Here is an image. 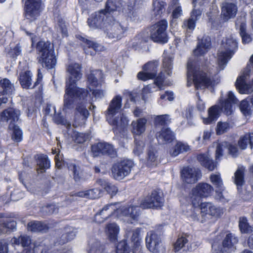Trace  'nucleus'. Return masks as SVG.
I'll use <instances>...</instances> for the list:
<instances>
[{"label": "nucleus", "mask_w": 253, "mask_h": 253, "mask_svg": "<svg viewBox=\"0 0 253 253\" xmlns=\"http://www.w3.org/2000/svg\"><path fill=\"white\" fill-rule=\"evenodd\" d=\"M237 48V42L233 38L223 41L217 53V67L210 69L208 74L201 70L196 60L189 59L187 65V85L193 84L198 89L217 84L219 81L217 74L225 68Z\"/></svg>", "instance_id": "f257e3e1"}, {"label": "nucleus", "mask_w": 253, "mask_h": 253, "mask_svg": "<svg viewBox=\"0 0 253 253\" xmlns=\"http://www.w3.org/2000/svg\"><path fill=\"white\" fill-rule=\"evenodd\" d=\"M81 69V65L75 62H70L66 67L68 78L66 81L63 110L72 109L74 103H78L73 124L75 127L84 125L89 116L85 106L87 100L90 101L88 99V93L84 89L76 85L77 82L82 77Z\"/></svg>", "instance_id": "f03ea898"}, {"label": "nucleus", "mask_w": 253, "mask_h": 253, "mask_svg": "<svg viewBox=\"0 0 253 253\" xmlns=\"http://www.w3.org/2000/svg\"><path fill=\"white\" fill-rule=\"evenodd\" d=\"M213 191V187L206 183H200L192 189L188 197L180 200L183 213L193 221H199L200 199L208 197Z\"/></svg>", "instance_id": "7ed1b4c3"}, {"label": "nucleus", "mask_w": 253, "mask_h": 253, "mask_svg": "<svg viewBox=\"0 0 253 253\" xmlns=\"http://www.w3.org/2000/svg\"><path fill=\"white\" fill-rule=\"evenodd\" d=\"M139 209L137 206L131 205L122 206L119 203L106 205L97 213L94 217L95 222L101 223L111 217L125 220L127 218L128 223L133 224L138 220Z\"/></svg>", "instance_id": "20e7f679"}, {"label": "nucleus", "mask_w": 253, "mask_h": 253, "mask_svg": "<svg viewBox=\"0 0 253 253\" xmlns=\"http://www.w3.org/2000/svg\"><path fill=\"white\" fill-rule=\"evenodd\" d=\"M101 12L98 11L93 13L88 19V25L92 29H103L110 39H121L126 31L127 27L116 21L113 17L105 18Z\"/></svg>", "instance_id": "39448f33"}, {"label": "nucleus", "mask_w": 253, "mask_h": 253, "mask_svg": "<svg viewBox=\"0 0 253 253\" xmlns=\"http://www.w3.org/2000/svg\"><path fill=\"white\" fill-rule=\"evenodd\" d=\"M238 103V100L232 91L228 92L227 98L224 101H220V106L214 105L209 108L208 117L202 118L204 124L209 125L214 122L218 118L220 110H222L227 115H231L233 112V105Z\"/></svg>", "instance_id": "423d86ee"}, {"label": "nucleus", "mask_w": 253, "mask_h": 253, "mask_svg": "<svg viewBox=\"0 0 253 253\" xmlns=\"http://www.w3.org/2000/svg\"><path fill=\"white\" fill-rule=\"evenodd\" d=\"M122 107V97L116 95L111 100L107 110L106 119L108 122L116 128L121 129L127 126L129 120L123 114L118 117L115 116L119 112Z\"/></svg>", "instance_id": "0eeeda50"}, {"label": "nucleus", "mask_w": 253, "mask_h": 253, "mask_svg": "<svg viewBox=\"0 0 253 253\" xmlns=\"http://www.w3.org/2000/svg\"><path fill=\"white\" fill-rule=\"evenodd\" d=\"M39 54V61L47 69L54 68L56 59L54 53L53 44L49 42L40 41L37 44Z\"/></svg>", "instance_id": "6e6552de"}, {"label": "nucleus", "mask_w": 253, "mask_h": 253, "mask_svg": "<svg viewBox=\"0 0 253 253\" xmlns=\"http://www.w3.org/2000/svg\"><path fill=\"white\" fill-rule=\"evenodd\" d=\"M131 234V244L132 251H131L127 246L125 240L120 242L116 247V253H143L141 249V238L140 237V229L137 228L129 233Z\"/></svg>", "instance_id": "1a4fd4ad"}, {"label": "nucleus", "mask_w": 253, "mask_h": 253, "mask_svg": "<svg viewBox=\"0 0 253 253\" xmlns=\"http://www.w3.org/2000/svg\"><path fill=\"white\" fill-rule=\"evenodd\" d=\"M168 23L166 20H161L153 25L150 29V38L155 42L165 43L168 42L167 33Z\"/></svg>", "instance_id": "9d476101"}, {"label": "nucleus", "mask_w": 253, "mask_h": 253, "mask_svg": "<svg viewBox=\"0 0 253 253\" xmlns=\"http://www.w3.org/2000/svg\"><path fill=\"white\" fill-rule=\"evenodd\" d=\"M133 162L129 159H124L115 164L112 168L113 177L117 180H122L130 173L134 167Z\"/></svg>", "instance_id": "9b49d317"}, {"label": "nucleus", "mask_w": 253, "mask_h": 253, "mask_svg": "<svg viewBox=\"0 0 253 253\" xmlns=\"http://www.w3.org/2000/svg\"><path fill=\"white\" fill-rule=\"evenodd\" d=\"M103 79V73L100 70H95L91 72L88 77V88L92 91L93 95L96 98H101L104 95L103 90L95 88L101 85Z\"/></svg>", "instance_id": "f8f14e48"}, {"label": "nucleus", "mask_w": 253, "mask_h": 253, "mask_svg": "<svg viewBox=\"0 0 253 253\" xmlns=\"http://www.w3.org/2000/svg\"><path fill=\"white\" fill-rule=\"evenodd\" d=\"M164 198L162 193L154 190L140 201L139 206L142 209H158L164 204Z\"/></svg>", "instance_id": "ddd939ff"}, {"label": "nucleus", "mask_w": 253, "mask_h": 253, "mask_svg": "<svg viewBox=\"0 0 253 253\" xmlns=\"http://www.w3.org/2000/svg\"><path fill=\"white\" fill-rule=\"evenodd\" d=\"M147 248L152 253H164L165 248L163 245L160 234L154 231L148 232L145 238Z\"/></svg>", "instance_id": "4468645a"}, {"label": "nucleus", "mask_w": 253, "mask_h": 253, "mask_svg": "<svg viewBox=\"0 0 253 253\" xmlns=\"http://www.w3.org/2000/svg\"><path fill=\"white\" fill-rule=\"evenodd\" d=\"M159 65L157 61H153L145 64L143 67V71L137 74L139 80L145 81L155 77L157 72V69Z\"/></svg>", "instance_id": "2eb2a0df"}, {"label": "nucleus", "mask_w": 253, "mask_h": 253, "mask_svg": "<svg viewBox=\"0 0 253 253\" xmlns=\"http://www.w3.org/2000/svg\"><path fill=\"white\" fill-rule=\"evenodd\" d=\"M41 0H25V16L34 20L39 15Z\"/></svg>", "instance_id": "dca6fc26"}, {"label": "nucleus", "mask_w": 253, "mask_h": 253, "mask_svg": "<svg viewBox=\"0 0 253 253\" xmlns=\"http://www.w3.org/2000/svg\"><path fill=\"white\" fill-rule=\"evenodd\" d=\"M181 177L184 182L192 184L197 181L201 177L200 170L196 168H184L181 171Z\"/></svg>", "instance_id": "f3484780"}, {"label": "nucleus", "mask_w": 253, "mask_h": 253, "mask_svg": "<svg viewBox=\"0 0 253 253\" xmlns=\"http://www.w3.org/2000/svg\"><path fill=\"white\" fill-rule=\"evenodd\" d=\"M52 153L53 154H56L55 157L56 167L58 169H61L62 168V165L63 166H66L70 170L73 172L75 180L76 181H79L81 179L79 173V168L74 163L71 162H62L60 161L59 156V152L56 150L52 149Z\"/></svg>", "instance_id": "a211bd4d"}, {"label": "nucleus", "mask_w": 253, "mask_h": 253, "mask_svg": "<svg viewBox=\"0 0 253 253\" xmlns=\"http://www.w3.org/2000/svg\"><path fill=\"white\" fill-rule=\"evenodd\" d=\"M77 38L82 42L84 50L87 54L94 55L95 52L102 51L104 49L103 46L93 41L85 39L81 36H78Z\"/></svg>", "instance_id": "6ab92c4d"}, {"label": "nucleus", "mask_w": 253, "mask_h": 253, "mask_svg": "<svg viewBox=\"0 0 253 253\" xmlns=\"http://www.w3.org/2000/svg\"><path fill=\"white\" fill-rule=\"evenodd\" d=\"M165 79V77L163 75V73L157 77L154 81V83L153 84H149L145 86L142 89V99L146 102L148 98L151 96V93L157 90L153 89L155 87V85L157 86L159 89H164V82Z\"/></svg>", "instance_id": "aec40b11"}, {"label": "nucleus", "mask_w": 253, "mask_h": 253, "mask_svg": "<svg viewBox=\"0 0 253 253\" xmlns=\"http://www.w3.org/2000/svg\"><path fill=\"white\" fill-rule=\"evenodd\" d=\"M216 147L215 158L216 160H220L222 156V152L225 148L228 149L229 153L233 157H236L238 155L239 151L235 144L223 141L216 143Z\"/></svg>", "instance_id": "412c9836"}, {"label": "nucleus", "mask_w": 253, "mask_h": 253, "mask_svg": "<svg viewBox=\"0 0 253 253\" xmlns=\"http://www.w3.org/2000/svg\"><path fill=\"white\" fill-rule=\"evenodd\" d=\"M201 210V213L203 214H209L215 217L220 216L223 212L222 209L217 207L210 202L201 203L199 207V210Z\"/></svg>", "instance_id": "4be33fe9"}, {"label": "nucleus", "mask_w": 253, "mask_h": 253, "mask_svg": "<svg viewBox=\"0 0 253 253\" xmlns=\"http://www.w3.org/2000/svg\"><path fill=\"white\" fill-rule=\"evenodd\" d=\"M122 0H107L105 8L99 11H102L101 13L105 15V18L112 17L110 14L115 11L120 12L122 10L124 12Z\"/></svg>", "instance_id": "5701e85b"}, {"label": "nucleus", "mask_w": 253, "mask_h": 253, "mask_svg": "<svg viewBox=\"0 0 253 253\" xmlns=\"http://www.w3.org/2000/svg\"><path fill=\"white\" fill-rule=\"evenodd\" d=\"M248 75L249 72L248 71H244L236 80L235 84L236 88L241 94H248L253 91L252 86L246 83Z\"/></svg>", "instance_id": "b1692460"}, {"label": "nucleus", "mask_w": 253, "mask_h": 253, "mask_svg": "<svg viewBox=\"0 0 253 253\" xmlns=\"http://www.w3.org/2000/svg\"><path fill=\"white\" fill-rule=\"evenodd\" d=\"M237 10V6L235 3L225 1L222 4L221 15L224 20L227 21L236 16Z\"/></svg>", "instance_id": "393cba45"}, {"label": "nucleus", "mask_w": 253, "mask_h": 253, "mask_svg": "<svg viewBox=\"0 0 253 253\" xmlns=\"http://www.w3.org/2000/svg\"><path fill=\"white\" fill-rule=\"evenodd\" d=\"M20 115V111L13 108H9L3 110L0 114V119L1 121H4L7 122L15 124L19 120Z\"/></svg>", "instance_id": "a878e982"}, {"label": "nucleus", "mask_w": 253, "mask_h": 253, "mask_svg": "<svg viewBox=\"0 0 253 253\" xmlns=\"http://www.w3.org/2000/svg\"><path fill=\"white\" fill-rule=\"evenodd\" d=\"M238 242V239L232 234L228 233L222 242V246L215 253H229V250Z\"/></svg>", "instance_id": "bb28decb"}, {"label": "nucleus", "mask_w": 253, "mask_h": 253, "mask_svg": "<svg viewBox=\"0 0 253 253\" xmlns=\"http://www.w3.org/2000/svg\"><path fill=\"white\" fill-rule=\"evenodd\" d=\"M210 180L211 183L217 188H218V190L216 191V198L220 201H223L224 198L222 195V192L224 190V188L223 186L222 180L220 173H216L215 174H211Z\"/></svg>", "instance_id": "cd10ccee"}, {"label": "nucleus", "mask_w": 253, "mask_h": 253, "mask_svg": "<svg viewBox=\"0 0 253 253\" xmlns=\"http://www.w3.org/2000/svg\"><path fill=\"white\" fill-rule=\"evenodd\" d=\"M147 120L145 118H139L131 122V132L134 135L139 136L143 133L146 130V125Z\"/></svg>", "instance_id": "c85d7f7f"}, {"label": "nucleus", "mask_w": 253, "mask_h": 253, "mask_svg": "<svg viewBox=\"0 0 253 253\" xmlns=\"http://www.w3.org/2000/svg\"><path fill=\"white\" fill-rule=\"evenodd\" d=\"M211 45V39L208 37H204L198 42L197 48L194 50V55L197 56L204 55L208 52Z\"/></svg>", "instance_id": "c756f323"}, {"label": "nucleus", "mask_w": 253, "mask_h": 253, "mask_svg": "<svg viewBox=\"0 0 253 253\" xmlns=\"http://www.w3.org/2000/svg\"><path fill=\"white\" fill-rule=\"evenodd\" d=\"M173 58V55L172 53L166 50L164 51L163 56L162 68L163 71L168 76H170L172 73Z\"/></svg>", "instance_id": "7c9ffc66"}, {"label": "nucleus", "mask_w": 253, "mask_h": 253, "mask_svg": "<svg viewBox=\"0 0 253 253\" xmlns=\"http://www.w3.org/2000/svg\"><path fill=\"white\" fill-rule=\"evenodd\" d=\"M158 140L162 143L170 142L174 139V134L168 127H163L160 131L156 133Z\"/></svg>", "instance_id": "2f4dec72"}, {"label": "nucleus", "mask_w": 253, "mask_h": 253, "mask_svg": "<svg viewBox=\"0 0 253 253\" xmlns=\"http://www.w3.org/2000/svg\"><path fill=\"white\" fill-rule=\"evenodd\" d=\"M105 232L110 241L115 242L120 232V227L115 223H110L106 226Z\"/></svg>", "instance_id": "473e14b6"}, {"label": "nucleus", "mask_w": 253, "mask_h": 253, "mask_svg": "<svg viewBox=\"0 0 253 253\" xmlns=\"http://www.w3.org/2000/svg\"><path fill=\"white\" fill-rule=\"evenodd\" d=\"M16 223L13 220L3 218L2 214H0V234L5 233L10 230L16 228Z\"/></svg>", "instance_id": "72a5a7b5"}, {"label": "nucleus", "mask_w": 253, "mask_h": 253, "mask_svg": "<svg viewBox=\"0 0 253 253\" xmlns=\"http://www.w3.org/2000/svg\"><path fill=\"white\" fill-rule=\"evenodd\" d=\"M202 11L200 9H194L192 11L191 17L184 23V26L189 30H193L195 27L196 21L200 17Z\"/></svg>", "instance_id": "f704fd0d"}, {"label": "nucleus", "mask_w": 253, "mask_h": 253, "mask_svg": "<svg viewBox=\"0 0 253 253\" xmlns=\"http://www.w3.org/2000/svg\"><path fill=\"white\" fill-rule=\"evenodd\" d=\"M197 159L203 166L210 170H213L216 167L215 164L211 159L208 153L198 155Z\"/></svg>", "instance_id": "c9c22d12"}, {"label": "nucleus", "mask_w": 253, "mask_h": 253, "mask_svg": "<svg viewBox=\"0 0 253 253\" xmlns=\"http://www.w3.org/2000/svg\"><path fill=\"white\" fill-rule=\"evenodd\" d=\"M37 163L38 166L37 172L39 173L44 172L45 170L50 166V161L46 155H40L38 156Z\"/></svg>", "instance_id": "e433bc0d"}, {"label": "nucleus", "mask_w": 253, "mask_h": 253, "mask_svg": "<svg viewBox=\"0 0 253 253\" xmlns=\"http://www.w3.org/2000/svg\"><path fill=\"white\" fill-rule=\"evenodd\" d=\"M8 128L11 139L15 142H19L22 140L23 133L19 127L14 123L9 125Z\"/></svg>", "instance_id": "4c0bfd02"}, {"label": "nucleus", "mask_w": 253, "mask_h": 253, "mask_svg": "<svg viewBox=\"0 0 253 253\" xmlns=\"http://www.w3.org/2000/svg\"><path fill=\"white\" fill-rule=\"evenodd\" d=\"M13 90V86L7 79L4 78L0 81V96H7L12 93Z\"/></svg>", "instance_id": "58836bf2"}, {"label": "nucleus", "mask_w": 253, "mask_h": 253, "mask_svg": "<svg viewBox=\"0 0 253 253\" xmlns=\"http://www.w3.org/2000/svg\"><path fill=\"white\" fill-rule=\"evenodd\" d=\"M190 150V146L186 143L177 142L169 151V154L173 157L177 156L180 153L187 152Z\"/></svg>", "instance_id": "ea45409f"}, {"label": "nucleus", "mask_w": 253, "mask_h": 253, "mask_svg": "<svg viewBox=\"0 0 253 253\" xmlns=\"http://www.w3.org/2000/svg\"><path fill=\"white\" fill-rule=\"evenodd\" d=\"M172 9V21L179 18L182 15V10L179 2V0H172L169 7V9Z\"/></svg>", "instance_id": "a19ab883"}, {"label": "nucleus", "mask_w": 253, "mask_h": 253, "mask_svg": "<svg viewBox=\"0 0 253 253\" xmlns=\"http://www.w3.org/2000/svg\"><path fill=\"white\" fill-rule=\"evenodd\" d=\"M249 144L251 148L253 147V133H249L241 137L239 141L238 145L240 148L244 150L246 149L248 145Z\"/></svg>", "instance_id": "79ce46f5"}, {"label": "nucleus", "mask_w": 253, "mask_h": 253, "mask_svg": "<svg viewBox=\"0 0 253 253\" xmlns=\"http://www.w3.org/2000/svg\"><path fill=\"white\" fill-rule=\"evenodd\" d=\"M7 55L12 58H16L22 52L21 47L19 43L10 44L9 46L5 49Z\"/></svg>", "instance_id": "37998d69"}, {"label": "nucleus", "mask_w": 253, "mask_h": 253, "mask_svg": "<svg viewBox=\"0 0 253 253\" xmlns=\"http://www.w3.org/2000/svg\"><path fill=\"white\" fill-rule=\"evenodd\" d=\"M54 17L57 22L56 26L57 32H60L62 37H66L67 36V30L63 17L56 13H54Z\"/></svg>", "instance_id": "c03bdc74"}, {"label": "nucleus", "mask_w": 253, "mask_h": 253, "mask_svg": "<svg viewBox=\"0 0 253 253\" xmlns=\"http://www.w3.org/2000/svg\"><path fill=\"white\" fill-rule=\"evenodd\" d=\"M48 227L45 224L40 221H31L29 222L27 226V229L29 231L32 232H45Z\"/></svg>", "instance_id": "a18cd8bd"}, {"label": "nucleus", "mask_w": 253, "mask_h": 253, "mask_svg": "<svg viewBox=\"0 0 253 253\" xmlns=\"http://www.w3.org/2000/svg\"><path fill=\"white\" fill-rule=\"evenodd\" d=\"M101 191L98 189H92L88 190L80 191L77 193V196L86 198L96 199L99 197Z\"/></svg>", "instance_id": "49530a36"}, {"label": "nucleus", "mask_w": 253, "mask_h": 253, "mask_svg": "<svg viewBox=\"0 0 253 253\" xmlns=\"http://www.w3.org/2000/svg\"><path fill=\"white\" fill-rule=\"evenodd\" d=\"M19 81L22 86L28 88L31 85L32 74L30 71H26L20 75Z\"/></svg>", "instance_id": "de8ad7c7"}, {"label": "nucleus", "mask_w": 253, "mask_h": 253, "mask_svg": "<svg viewBox=\"0 0 253 253\" xmlns=\"http://www.w3.org/2000/svg\"><path fill=\"white\" fill-rule=\"evenodd\" d=\"M245 168L243 167H239L234 174V182L239 189L244 183Z\"/></svg>", "instance_id": "09e8293b"}, {"label": "nucleus", "mask_w": 253, "mask_h": 253, "mask_svg": "<svg viewBox=\"0 0 253 253\" xmlns=\"http://www.w3.org/2000/svg\"><path fill=\"white\" fill-rule=\"evenodd\" d=\"M239 227L242 233H250L253 232V227L250 225L245 217H241L239 219Z\"/></svg>", "instance_id": "8fccbe9b"}, {"label": "nucleus", "mask_w": 253, "mask_h": 253, "mask_svg": "<svg viewBox=\"0 0 253 253\" xmlns=\"http://www.w3.org/2000/svg\"><path fill=\"white\" fill-rule=\"evenodd\" d=\"M166 3L161 0H154L153 10L156 15H160L165 10Z\"/></svg>", "instance_id": "3c124183"}, {"label": "nucleus", "mask_w": 253, "mask_h": 253, "mask_svg": "<svg viewBox=\"0 0 253 253\" xmlns=\"http://www.w3.org/2000/svg\"><path fill=\"white\" fill-rule=\"evenodd\" d=\"M67 233L62 235L61 238L58 243H56L55 244H64L66 242H68L74 239L75 237V233L73 231L72 228L69 227L67 229Z\"/></svg>", "instance_id": "603ef678"}, {"label": "nucleus", "mask_w": 253, "mask_h": 253, "mask_svg": "<svg viewBox=\"0 0 253 253\" xmlns=\"http://www.w3.org/2000/svg\"><path fill=\"white\" fill-rule=\"evenodd\" d=\"M240 33L242 39L243 43H249L252 41V38L251 35L246 32V24L244 22H242L240 26Z\"/></svg>", "instance_id": "864d4df0"}, {"label": "nucleus", "mask_w": 253, "mask_h": 253, "mask_svg": "<svg viewBox=\"0 0 253 253\" xmlns=\"http://www.w3.org/2000/svg\"><path fill=\"white\" fill-rule=\"evenodd\" d=\"M98 183L102 186L106 191L111 195H114L118 191L117 187L111 183H107L105 181L100 180Z\"/></svg>", "instance_id": "5fc2aeb1"}, {"label": "nucleus", "mask_w": 253, "mask_h": 253, "mask_svg": "<svg viewBox=\"0 0 253 253\" xmlns=\"http://www.w3.org/2000/svg\"><path fill=\"white\" fill-rule=\"evenodd\" d=\"M73 140L76 143H83L85 142L89 137L87 134L80 133L74 131L71 135Z\"/></svg>", "instance_id": "6e6d98bb"}, {"label": "nucleus", "mask_w": 253, "mask_h": 253, "mask_svg": "<svg viewBox=\"0 0 253 253\" xmlns=\"http://www.w3.org/2000/svg\"><path fill=\"white\" fill-rule=\"evenodd\" d=\"M170 120L169 115H158L154 118V124L155 126H163L169 123Z\"/></svg>", "instance_id": "4d7b16f0"}, {"label": "nucleus", "mask_w": 253, "mask_h": 253, "mask_svg": "<svg viewBox=\"0 0 253 253\" xmlns=\"http://www.w3.org/2000/svg\"><path fill=\"white\" fill-rule=\"evenodd\" d=\"M157 152L150 150L148 154L147 165L148 166H156L158 164Z\"/></svg>", "instance_id": "13d9d810"}, {"label": "nucleus", "mask_w": 253, "mask_h": 253, "mask_svg": "<svg viewBox=\"0 0 253 253\" xmlns=\"http://www.w3.org/2000/svg\"><path fill=\"white\" fill-rule=\"evenodd\" d=\"M100 144L103 145L101 148L102 154H106L112 157L116 155V151L112 145L106 142H100Z\"/></svg>", "instance_id": "bf43d9fd"}, {"label": "nucleus", "mask_w": 253, "mask_h": 253, "mask_svg": "<svg viewBox=\"0 0 253 253\" xmlns=\"http://www.w3.org/2000/svg\"><path fill=\"white\" fill-rule=\"evenodd\" d=\"M229 128L230 125L228 123L219 122L216 126V133L218 135L222 134L226 132Z\"/></svg>", "instance_id": "052dcab7"}, {"label": "nucleus", "mask_w": 253, "mask_h": 253, "mask_svg": "<svg viewBox=\"0 0 253 253\" xmlns=\"http://www.w3.org/2000/svg\"><path fill=\"white\" fill-rule=\"evenodd\" d=\"M240 109L244 116H248L251 115V110L250 105L247 100H244L241 102Z\"/></svg>", "instance_id": "680f3d73"}, {"label": "nucleus", "mask_w": 253, "mask_h": 253, "mask_svg": "<svg viewBox=\"0 0 253 253\" xmlns=\"http://www.w3.org/2000/svg\"><path fill=\"white\" fill-rule=\"evenodd\" d=\"M188 240L185 237L182 236L177 239L174 244V249L175 252L180 251L187 243Z\"/></svg>", "instance_id": "e2e57ef3"}, {"label": "nucleus", "mask_w": 253, "mask_h": 253, "mask_svg": "<svg viewBox=\"0 0 253 253\" xmlns=\"http://www.w3.org/2000/svg\"><path fill=\"white\" fill-rule=\"evenodd\" d=\"M144 146V143L140 140L135 139V146L133 149L134 153L136 155H139L143 151Z\"/></svg>", "instance_id": "0e129e2a"}, {"label": "nucleus", "mask_w": 253, "mask_h": 253, "mask_svg": "<svg viewBox=\"0 0 253 253\" xmlns=\"http://www.w3.org/2000/svg\"><path fill=\"white\" fill-rule=\"evenodd\" d=\"M103 145L100 144V142L93 145L91 147V152L94 157H97L100 154H102L101 147Z\"/></svg>", "instance_id": "69168bd1"}, {"label": "nucleus", "mask_w": 253, "mask_h": 253, "mask_svg": "<svg viewBox=\"0 0 253 253\" xmlns=\"http://www.w3.org/2000/svg\"><path fill=\"white\" fill-rule=\"evenodd\" d=\"M54 114L53 120L55 123L68 126L70 125L65 119L60 116L59 114H56V113H54Z\"/></svg>", "instance_id": "338daca9"}, {"label": "nucleus", "mask_w": 253, "mask_h": 253, "mask_svg": "<svg viewBox=\"0 0 253 253\" xmlns=\"http://www.w3.org/2000/svg\"><path fill=\"white\" fill-rule=\"evenodd\" d=\"M218 13V9L217 6L214 5L212 8V12L211 13H208V16L209 17V20L211 24H213V21L216 18Z\"/></svg>", "instance_id": "774afa93"}]
</instances>
